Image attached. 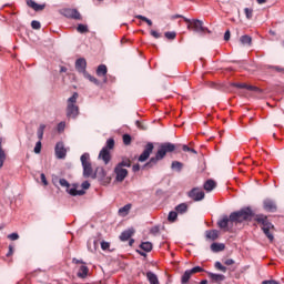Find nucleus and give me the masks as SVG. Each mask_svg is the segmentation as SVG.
Segmentation results:
<instances>
[{
  "instance_id": "obj_1",
  "label": "nucleus",
  "mask_w": 284,
  "mask_h": 284,
  "mask_svg": "<svg viewBox=\"0 0 284 284\" xmlns=\"http://www.w3.org/2000/svg\"><path fill=\"white\" fill-rule=\"evenodd\" d=\"M253 219L254 211H252V207L246 206L241 209L240 211L232 212L230 216L224 215L221 220L217 221V226L224 232H230V230L234 227V224L237 225V223L252 221Z\"/></svg>"
},
{
  "instance_id": "obj_2",
  "label": "nucleus",
  "mask_w": 284,
  "mask_h": 284,
  "mask_svg": "<svg viewBox=\"0 0 284 284\" xmlns=\"http://www.w3.org/2000/svg\"><path fill=\"white\" fill-rule=\"evenodd\" d=\"M179 148H181V145L174 144L171 142L162 143L159 146L155 155L149 160V162L144 165V168H154V165H156L159 163V161H163L165 159L166 154H169L171 152H176V150H179Z\"/></svg>"
},
{
  "instance_id": "obj_3",
  "label": "nucleus",
  "mask_w": 284,
  "mask_h": 284,
  "mask_svg": "<svg viewBox=\"0 0 284 284\" xmlns=\"http://www.w3.org/2000/svg\"><path fill=\"white\" fill-rule=\"evenodd\" d=\"M253 219L255 223H258L263 234L268 239L270 243H274V232H276V226L270 222L267 215L254 214Z\"/></svg>"
},
{
  "instance_id": "obj_4",
  "label": "nucleus",
  "mask_w": 284,
  "mask_h": 284,
  "mask_svg": "<svg viewBox=\"0 0 284 284\" xmlns=\"http://www.w3.org/2000/svg\"><path fill=\"white\" fill-rule=\"evenodd\" d=\"M185 23H187L186 28L187 30H193V32H197L199 34H212V31L207 29V27L203 26V20L193 19L190 20L187 18H184Z\"/></svg>"
},
{
  "instance_id": "obj_5",
  "label": "nucleus",
  "mask_w": 284,
  "mask_h": 284,
  "mask_svg": "<svg viewBox=\"0 0 284 284\" xmlns=\"http://www.w3.org/2000/svg\"><path fill=\"white\" fill-rule=\"evenodd\" d=\"M79 93L74 92L67 101V116L68 119H77L79 116V105H77Z\"/></svg>"
},
{
  "instance_id": "obj_6",
  "label": "nucleus",
  "mask_w": 284,
  "mask_h": 284,
  "mask_svg": "<svg viewBox=\"0 0 284 284\" xmlns=\"http://www.w3.org/2000/svg\"><path fill=\"white\" fill-rule=\"evenodd\" d=\"M110 150H114V139L106 140L105 146L100 151L99 159H101L104 165H108L112 161V154Z\"/></svg>"
},
{
  "instance_id": "obj_7",
  "label": "nucleus",
  "mask_w": 284,
  "mask_h": 284,
  "mask_svg": "<svg viewBox=\"0 0 284 284\" xmlns=\"http://www.w3.org/2000/svg\"><path fill=\"white\" fill-rule=\"evenodd\" d=\"M80 161L83 168V176L85 179H90V176L93 174L92 162H90V153L82 154Z\"/></svg>"
},
{
  "instance_id": "obj_8",
  "label": "nucleus",
  "mask_w": 284,
  "mask_h": 284,
  "mask_svg": "<svg viewBox=\"0 0 284 284\" xmlns=\"http://www.w3.org/2000/svg\"><path fill=\"white\" fill-rule=\"evenodd\" d=\"M59 183H60L61 187H67V192L71 196H83V194H85L84 190H77V187L70 189V182H68V180H65V179H60Z\"/></svg>"
},
{
  "instance_id": "obj_9",
  "label": "nucleus",
  "mask_w": 284,
  "mask_h": 284,
  "mask_svg": "<svg viewBox=\"0 0 284 284\" xmlns=\"http://www.w3.org/2000/svg\"><path fill=\"white\" fill-rule=\"evenodd\" d=\"M187 196L189 199H192V201L199 202L205 199V192L199 187H194L187 193Z\"/></svg>"
},
{
  "instance_id": "obj_10",
  "label": "nucleus",
  "mask_w": 284,
  "mask_h": 284,
  "mask_svg": "<svg viewBox=\"0 0 284 284\" xmlns=\"http://www.w3.org/2000/svg\"><path fill=\"white\" fill-rule=\"evenodd\" d=\"M153 151H154V144L152 142H149L145 145L144 151L139 156L138 161H140V163H144V161L150 159V154H152Z\"/></svg>"
},
{
  "instance_id": "obj_11",
  "label": "nucleus",
  "mask_w": 284,
  "mask_h": 284,
  "mask_svg": "<svg viewBox=\"0 0 284 284\" xmlns=\"http://www.w3.org/2000/svg\"><path fill=\"white\" fill-rule=\"evenodd\" d=\"M114 174L115 181H118V183H123V181H125V179L128 178V170L115 165Z\"/></svg>"
},
{
  "instance_id": "obj_12",
  "label": "nucleus",
  "mask_w": 284,
  "mask_h": 284,
  "mask_svg": "<svg viewBox=\"0 0 284 284\" xmlns=\"http://www.w3.org/2000/svg\"><path fill=\"white\" fill-rule=\"evenodd\" d=\"M62 14L67 19H74L75 21H81V13L77 9H64L62 11Z\"/></svg>"
},
{
  "instance_id": "obj_13",
  "label": "nucleus",
  "mask_w": 284,
  "mask_h": 284,
  "mask_svg": "<svg viewBox=\"0 0 284 284\" xmlns=\"http://www.w3.org/2000/svg\"><path fill=\"white\" fill-rule=\"evenodd\" d=\"M68 154V150H65V145L63 142H58L55 144V156L57 159H65Z\"/></svg>"
},
{
  "instance_id": "obj_14",
  "label": "nucleus",
  "mask_w": 284,
  "mask_h": 284,
  "mask_svg": "<svg viewBox=\"0 0 284 284\" xmlns=\"http://www.w3.org/2000/svg\"><path fill=\"white\" fill-rule=\"evenodd\" d=\"M263 207L265 212H276L277 210L276 202L270 199L263 201Z\"/></svg>"
},
{
  "instance_id": "obj_15",
  "label": "nucleus",
  "mask_w": 284,
  "mask_h": 284,
  "mask_svg": "<svg viewBox=\"0 0 284 284\" xmlns=\"http://www.w3.org/2000/svg\"><path fill=\"white\" fill-rule=\"evenodd\" d=\"M27 6L34 10V12H42V10H45V3L39 4L34 0H28Z\"/></svg>"
},
{
  "instance_id": "obj_16",
  "label": "nucleus",
  "mask_w": 284,
  "mask_h": 284,
  "mask_svg": "<svg viewBox=\"0 0 284 284\" xmlns=\"http://www.w3.org/2000/svg\"><path fill=\"white\" fill-rule=\"evenodd\" d=\"M88 68V61H85L84 58H79L75 61V70L78 72H85V69Z\"/></svg>"
},
{
  "instance_id": "obj_17",
  "label": "nucleus",
  "mask_w": 284,
  "mask_h": 284,
  "mask_svg": "<svg viewBox=\"0 0 284 284\" xmlns=\"http://www.w3.org/2000/svg\"><path fill=\"white\" fill-rule=\"evenodd\" d=\"M207 276H209V278H211V281L213 283H223V281H225V275H223V274H216V273L209 272Z\"/></svg>"
},
{
  "instance_id": "obj_18",
  "label": "nucleus",
  "mask_w": 284,
  "mask_h": 284,
  "mask_svg": "<svg viewBox=\"0 0 284 284\" xmlns=\"http://www.w3.org/2000/svg\"><path fill=\"white\" fill-rule=\"evenodd\" d=\"M90 273V268L85 266V264H82L79 267V271L77 273L78 278H88V274Z\"/></svg>"
},
{
  "instance_id": "obj_19",
  "label": "nucleus",
  "mask_w": 284,
  "mask_h": 284,
  "mask_svg": "<svg viewBox=\"0 0 284 284\" xmlns=\"http://www.w3.org/2000/svg\"><path fill=\"white\" fill-rule=\"evenodd\" d=\"M206 239L210 241H216L219 239V231L217 230H210L205 232Z\"/></svg>"
},
{
  "instance_id": "obj_20",
  "label": "nucleus",
  "mask_w": 284,
  "mask_h": 284,
  "mask_svg": "<svg viewBox=\"0 0 284 284\" xmlns=\"http://www.w3.org/2000/svg\"><path fill=\"white\" fill-rule=\"evenodd\" d=\"M132 234H134L133 230L122 232L120 235V241H130V239H132Z\"/></svg>"
},
{
  "instance_id": "obj_21",
  "label": "nucleus",
  "mask_w": 284,
  "mask_h": 284,
  "mask_svg": "<svg viewBox=\"0 0 284 284\" xmlns=\"http://www.w3.org/2000/svg\"><path fill=\"white\" fill-rule=\"evenodd\" d=\"M203 187L206 192H212V190H214V187H216V182H214V180H207L204 183Z\"/></svg>"
},
{
  "instance_id": "obj_22",
  "label": "nucleus",
  "mask_w": 284,
  "mask_h": 284,
  "mask_svg": "<svg viewBox=\"0 0 284 284\" xmlns=\"http://www.w3.org/2000/svg\"><path fill=\"white\" fill-rule=\"evenodd\" d=\"M118 168H132V160L129 158H122V161L116 164Z\"/></svg>"
},
{
  "instance_id": "obj_23",
  "label": "nucleus",
  "mask_w": 284,
  "mask_h": 284,
  "mask_svg": "<svg viewBox=\"0 0 284 284\" xmlns=\"http://www.w3.org/2000/svg\"><path fill=\"white\" fill-rule=\"evenodd\" d=\"M130 210H132V204H125L119 209V214L121 216H128V214H130Z\"/></svg>"
},
{
  "instance_id": "obj_24",
  "label": "nucleus",
  "mask_w": 284,
  "mask_h": 284,
  "mask_svg": "<svg viewBox=\"0 0 284 284\" xmlns=\"http://www.w3.org/2000/svg\"><path fill=\"white\" fill-rule=\"evenodd\" d=\"M190 278H192V271L186 270L184 272V274L182 275V277H181V283L182 284H187V283H190Z\"/></svg>"
},
{
  "instance_id": "obj_25",
  "label": "nucleus",
  "mask_w": 284,
  "mask_h": 284,
  "mask_svg": "<svg viewBox=\"0 0 284 284\" xmlns=\"http://www.w3.org/2000/svg\"><path fill=\"white\" fill-rule=\"evenodd\" d=\"M212 252H223L225 250V244L223 243H213L211 244Z\"/></svg>"
},
{
  "instance_id": "obj_26",
  "label": "nucleus",
  "mask_w": 284,
  "mask_h": 284,
  "mask_svg": "<svg viewBox=\"0 0 284 284\" xmlns=\"http://www.w3.org/2000/svg\"><path fill=\"white\" fill-rule=\"evenodd\" d=\"M98 77H105L108 74V67L105 64H100L97 70Z\"/></svg>"
},
{
  "instance_id": "obj_27",
  "label": "nucleus",
  "mask_w": 284,
  "mask_h": 284,
  "mask_svg": "<svg viewBox=\"0 0 284 284\" xmlns=\"http://www.w3.org/2000/svg\"><path fill=\"white\" fill-rule=\"evenodd\" d=\"M175 212H178V214H185V212H187V204L186 203H181L178 206H175Z\"/></svg>"
},
{
  "instance_id": "obj_28",
  "label": "nucleus",
  "mask_w": 284,
  "mask_h": 284,
  "mask_svg": "<svg viewBox=\"0 0 284 284\" xmlns=\"http://www.w3.org/2000/svg\"><path fill=\"white\" fill-rule=\"evenodd\" d=\"M242 45H252V37L245 34L240 38Z\"/></svg>"
},
{
  "instance_id": "obj_29",
  "label": "nucleus",
  "mask_w": 284,
  "mask_h": 284,
  "mask_svg": "<svg viewBox=\"0 0 284 284\" xmlns=\"http://www.w3.org/2000/svg\"><path fill=\"white\" fill-rule=\"evenodd\" d=\"M77 32L80 34H88L90 32V29H88V24H78Z\"/></svg>"
},
{
  "instance_id": "obj_30",
  "label": "nucleus",
  "mask_w": 284,
  "mask_h": 284,
  "mask_svg": "<svg viewBox=\"0 0 284 284\" xmlns=\"http://www.w3.org/2000/svg\"><path fill=\"white\" fill-rule=\"evenodd\" d=\"M141 250H143V252H152V243L151 242H142L140 244Z\"/></svg>"
},
{
  "instance_id": "obj_31",
  "label": "nucleus",
  "mask_w": 284,
  "mask_h": 284,
  "mask_svg": "<svg viewBox=\"0 0 284 284\" xmlns=\"http://www.w3.org/2000/svg\"><path fill=\"white\" fill-rule=\"evenodd\" d=\"M45 132V124H40V126L38 128V139L39 141H43V133Z\"/></svg>"
},
{
  "instance_id": "obj_32",
  "label": "nucleus",
  "mask_w": 284,
  "mask_h": 284,
  "mask_svg": "<svg viewBox=\"0 0 284 284\" xmlns=\"http://www.w3.org/2000/svg\"><path fill=\"white\" fill-rule=\"evenodd\" d=\"M176 219H179V213L176 211H171L169 213L168 221L170 223H174V221H176Z\"/></svg>"
},
{
  "instance_id": "obj_33",
  "label": "nucleus",
  "mask_w": 284,
  "mask_h": 284,
  "mask_svg": "<svg viewBox=\"0 0 284 284\" xmlns=\"http://www.w3.org/2000/svg\"><path fill=\"white\" fill-rule=\"evenodd\" d=\"M172 170H176L178 172H181L183 170V163L179 161H173L171 164Z\"/></svg>"
},
{
  "instance_id": "obj_34",
  "label": "nucleus",
  "mask_w": 284,
  "mask_h": 284,
  "mask_svg": "<svg viewBox=\"0 0 284 284\" xmlns=\"http://www.w3.org/2000/svg\"><path fill=\"white\" fill-rule=\"evenodd\" d=\"M214 267L219 272H227V267H225L221 262H215Z\"/></svg>"
},
{
  "instance_id": "obj_35",
  "label": "nucleus",
  "mask_w": 284,
  "mask_h": 284,
  "mask_svg": "<svg viewBox=\"0 0 284 284\" xmlns=\"http://www.w3.org/2000/svg\"><path fill=\"white\" fill-rule=\"evenodd\" d=\"M244 14H245L246 19H252V17H254V10L250 9V8H245Z\"/></svg>"
},
{
  "instance_id": "obj_36",
  "label": "nucleus",
  "mask_w": 284,
  "mask_h": 284,
  "mask_svg": "<svg viewBox=\"0 0 284 284\" xmlns=\"http://www.w3.org/2000/svg\"><path fill=\"white\" fill-rule=\"evenodd\" d=\"M164 37H166L169 40L172 41V40L176 39V32L168 31V32L164 33Z\"/></svg>"
},
{
  "instance_id": "obj_37",
  "label": "nucleus",
  "mask_w": 284,
  "mask_h": 284,
  "mask_svg": "<svg viewBox=\"0 0 284 284\" xmlns=\"http://www.w3.org/2000/svg\"><path fill=\"white\" fill-rule=\"evenodd\" d=\"M122 139L124 145H130V143H132V136L130 134H124Z\"/></svg>"
},
{
  "instance_id": "obj_38",
  "label": "nucleus",
  "mask_w": 284,
  "mask_h": 284,
  "mask_svg": "<svg viewBox=\"0 0 284 284\" xmlns=\"http://www.w3.org/2000/svg\"><path fill=\"white\" fill-rule=\"evenodd\" d=\"M135 18L140 19V21H144V23H148V26L152 27V20L148 19L144 16H136Z\"/></svg>"
},
{
  "instance_id": "obj_39",
  "label": "nucleus",
  "mask_w": 284,
  "mask_h": 284,
  "mask_svg": "<svg viewBox=\"0 0 284 284\" xmlns=\"http://www.w3.org/2000/svg\"><path fill=\"white\" fill-rule=\"evenodd\" d=\"M31 28H32L33 30H41V22H39V21H37V20H33V21L31 22Z\"/></svg>"
},
{
  "instance_id": "obj_40",
  "label": "nucleus",
  "mask_w": 284,
  "mask_h": 284,
  "mask_svg": "<svg viewBox=\"0 0 284 284\" xmlns=\"http://www.w3.org/2000/svg\"><path fill=\"white\" fill-rule=\"evenodd\" d=\"M191 274H199L201 272H204L203 267L201 266H194L193 268L190 270Z\"/></svg>"
},
{
  "instance_id": "obj_41",
  "label": "nucleus",
  "mask_w": 284,
  "mask_h": 284,
  "mask_svg": "<svg viewBox=\"0 0 284 284\" xmlns=\"http://www.w3.org/2000/svg\"><path fill=\"white\" fill-rule=\"evenodd\" d=\"M33 152H34L36 154H41V140H39V141L36 143V146H34Z\"/></svg>"
},
{
  "instance_id": "obj_42",
  "label": "nucleus",
  "mask_w": 284,
  "mask_h": 284,
  "mask_svg": "<svg viewBox=\"0 0 284 284\" xmlns=\"http://www.w3.org/2000/svg\"><path fill=\"white\" fill-rule=\"evenodd\" d=\"M182 150H183V152H192V154H197L196 150H194L185 144L182 146Z\"/></svg>"
},
{
  "instance_id": "obj_43",
  "label": "nucleus",
  "mask_w": 284,
  "mask_h": 284,
  "mask_svg": "<svg viewBox=\"0 0 284 284\" xmlns=\"http://www.w3.org/2000/svg\"><path fill=\"white\" fill-rule=\"evenodd\" d=\"M87 79H89V81H90L91 83H94V85H99V80H98L97 78H94L93 75L88 74V75H87Z\"/></svg>"
},
{
  "instance_id": "obj_44",
  "label": "nucleus",
  "mask_w": 284,
  "mask_h": 284,
  "mask_svg": "<svg viewBox=\"0 0 284 284\" xmlns=\"http://www.w3.org/2000/svg\"><path fill=\"white\" fill-rule=\"evenodd\" d=\"M244 90H250V92H258L257 87L250 85V84H246V87H244Z\"/></svg>"
},
{
  "instance_id": "obj_45",
  "label": "nucleus",
  "mask_w": 284,
  "mask_h": 284,
  "mask_svg": "<svg viewBox=\"0 0 284 284\" xmlns=\"http://www.w3.org/2000/svg\"><path fill=\"white\" fill-rule=\"evenodd\" d=\"M0 161H6V151L1 146V139H0Z\"/></svg>"
},
{
  "instance_id": "obj_46",
  "label": "nucleus",
  "mask_w": 284,
  "mask_h": 284,
  "mask_svg": "<svg viewBox=\"0 0 284 284\" xmlns=\"http://www.w3.org/2000/svg\"><path fill=\"white\" fill-rule=\"evenodd\" d=\"M233 88H239L240 90H245L247 88V84L245 83H232Z\"/></svg>"
},
{
  "instance_id": "obj_47",
  "label": "nucleus",
  "mask_w": 284,
  "mask_h": 284,
  "mask_svg": "<svg viewBox=\"0 0 284 284\" xmlns=\"http://www.w3.org/2000/svg\"><path fill=\"white\" fill-rule=\"evenodd\" d=\"M101 250L105 251V250H110V243L102 241L101 242Z\"/></svg>"
},
{
  "instance_id": "obj_48",
  "label": "nucleus",
  "mask_w": 284,
  "mask_h": 284,
  "mask_svg": "<svg viewBox=\"0 0 284 284\" xmlns=\"http://www.w3.org/2000/svg\"><path fill=\"white\" fill-rule=\"evenodd\" d=\"M8 239H10V241H18L19 234L18 233H11V234L8 235Z\"/></svg>"
},
{
  "instance_id": "obj_49",
  "label": "nucleus",
  "mask_w": 284,
  "mask_h": 284,
  "mask_svg": "<svg viewBox=\"0 0 284 284\" xmlns=\"http://www.w3.org/2000/svg\"><path fill=\"white\" fill-rule=\"evenodd\" d=\"M63 130H65V122H60L58 124V132H63Z\"/></svg>"
},
{
  "instance_id": "obj_50",
  "label": "nucleus",
  "mask_w": 284,
  "mask_h": 284,
  "mask_svg": "<svg viewBox=\"0 0 284 284\" xmlns=\"http://www.w3.org/2000/svg\"><path fill=\"white\" fill-rule=\"evenodd\" d=\"M151 37H153L154 39H161V33H159L158 31L151 30Z\"/></svg>"
},
{
  "instance_id": "obj_51",
  "label": "nucleus",
  "mask_w": 284,
  "mask_h": 284,
  "mask_svg": "<svg viewBox=\"0 0 284 284\" xmlns=\"http://www.w3.org/2000/svg\"><path fill=\"white\" fill-rule=\"evenodd\" d=\"M262 284H281V283L276 282V280H265L262 282Z\"/></svg>"
},
{
  "instance_id": "obj_52",
  "label": "nucleus",
  "mask_w": 284,
  "mask_h": 284,
  "mask_svg": "<svg viewBox=\"0 0 284 284\" xmlns=\"http://www.w3.org/2000/svg\"><path fill=\"white\" fill-rule=\"evenodd\" d=\"M40 179H41L43 185L47 186V185H48V179H45V174H44V173H41V174H40Z\"/></svg>"
},
{
  "instance_id": "obj_53",
  "label": "nucleus",
  "mask_w": 284,
  "mask_h": 284,
  "mask_svg": "<svg viewBox=\"0 0 284 284\" xmlns=\"http://www.w3.org/2000/svg\"><path fill=\"white\" fill-rule=\"evenodd\" d=\"M14 254V246L9 245V251L7 253V256H12Z\"/></svg>"
},
{
  "instance_id": "obj_54",
  "label": "nucleus",
  "mask_w": 284,
  "mask_h": 284,
  "mask_svg": "<svg viewBox=\"0 0 284 284\" xmlns=\"http://www.w3.org/2000/svg\"><path fill=\"white\" fill-rule=\"evenodd\" d=\"M72 263H74L75 265H79V263L81 265H85V262H83L82 260H77V257H73Z\"/></svg>"
},
{
  "instance_id": "obj_55",
  "label": "nucleus",
  "mask_w": 284,
  "mask_h": 284,
  "mask_svg": "<svg viewBox=\"0 0 284 284\" xmlns=\"http://www.w3.org/2000/svg\"><path fill=\"white\" fill-rule=\"evenodd\" d=\"M234 260L233 258H227V260H225L224 261V265H227V266H230V265H234Z\"/></svg>"
},
{
  "instance_id": "obj_56",
  "label": "nucleus",
  "mask_w": 284,
  "mask_h": 284,
  "mask_svg": "<svg viewBox=\"0 0 284 284\" xmlns=\"http://www.w3.org/2000/svg\"><path fill=\"white\" fill-rule=\"evenodd\" d=\"M82 189H83V190H90V182L84 181V182L82 183Z\"/></svg>"
},
{
  "instance_id": "obj_57",
  "label": "nucleus",
  "mask_w": 284,
  "mask_h": 284,
  "mask_svg": "<svg viewBox=\"0 0 284 284\" xmlns=\"http://www.w3.org/2000/svg\"><path fill=\"white\" fill-rule=\"evenodd\" d=\"M230 37H231L230 30H226L224 33V41H230Z\"/></svg>"
},
{
  "instance_id": "obj_58",
  "label": "nucleus",
  "mask_w": 284,
  "mask_h": 284,
  "mask_svg": "<svg viewBox=\"0 0 284 284\" xmlns=\"http://www.w3.org/2000/svg\"><path fill=\"white\" fill-rule=\"evenodd\" d=\"M139 170H141V165L134 164V165L132 166V171H133V172H139Z\"/></svg>"
},
{
  "instance_id": "obj_59",
  "label": "nucleus",
  "mask_w": 284,
  "mask_h": 284,
  "mask_svg": "<svg viewBox=\"0 0 284 284\" xmlns=\"http://www.w3.org/2000/svg\"><path fill=\"white\" fill-rule=\"evenodd\" d=\"M171 19H183L185 21V17L181 16V14H174L171 17Z\"/></svg>"
},
{
  "instance_id": "obj_60",
  "label": "nucleus",
  "mask_w": 284,
  "mask_h": 284,
  "mask_svg": "<svg viewBox=\"0 0 284 284\" xmlns=\"http://www.w3.org/2000/svg\"><path fill=\"white\" fill-rule=\"evenodd\" d=\"M274 70H276V72H284V69L281 67H274Z\"/></svg>"
},
{
  "instance_id": "obj_61",
  "label": "nucleus",
  "mask_w": 284,
  "mask_h": 284,
  "mask_svg": "<svg viewBox=\"0 0 284 284\" xmlns=\"http://www.w3.org/2000/svg\"><path fill=\"white\" fill-rule=\"evenodd\" d=\"M260 6H263V3H267V0H256Z\"/></svg>"
},
{
  "instance_id": "obj_62",
  "label": "nucleus",
  "mask_w": 284,
  "mask_h": 284,
  "mask_svg": "<svg viewBox=\"0 0 284 284\" xmlns=\"http://www.w3.org/2000/svg\"><path fill=\"white\" fill-rule=\"evenodd\" d=\"M138 253H139L140 256H148V254L145 253V251H144V252H143V251H138Z\"/></svg>"
},
{
  "instance_id": "obj_63",
  "label": "nucleus",
  "mask_w": 284,
  "mask_h": 284,
  "mask_svg": "<svg viewBox=\"0 0 284 284\" xmlns=\"http://www.w3.org/2000/svg\"><path fill=\"white\" fill-rule=\"evenodd\" d=\"M151 232H152V233L159 232V227H153V229L151 230Z\"/></svg>"
},
{
  "instance_id": "obj_64",
  "label": "nucleus",
  "mask_w": 284,
  "mask_h": 284,
  "mask_svg": "<svg viewBox=\"0 0 284 284\" xmlns=\"http://www.w3.org/2000/svg\"><path fill=\"white\" fill-rule=\"evenodd\" d=\"M200 284H207V280L201 281Z\"/></svg>"
}]
</instances>
